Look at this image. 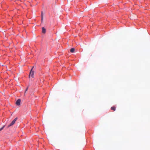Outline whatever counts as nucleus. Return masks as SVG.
Here are the masks:
<instances>
[{
  "instance_id": "obj_5",
  "label": "nucleus",
  "mask_w": 150,
  "mask_h": 150,
  "mask_svg": "<svg viewBox=\"0 0 150 150\" xmlns=\"http://www.w3.org/2000/svg\"><path fill=\"white\" fill-rule=\"evenodd\" d=\"M111 109L113 111H115L116 110V107L114 106H113L111 107Z\"/></svg>"
},
{
  "instance_id": "obj_4",
  "label": "nucleus",
  "mask_w": 150,
  "mask_h": 150,
  "mask_svg": "<svg viewBox=\"0 0 150 150\" xmlns=\"http://www.w3.org/2000/svg\"><path fill=\"white\" fill-rule=\"evenodd\" d=\"M42 33H45L46 32V29L44 27H42Z\"/></svg>"
},
{
  "instance_id": "obj_1",
  "label": "nucleus",
  "mask_w": 150,
  "mask_h": 150,
  "mask_svg": "<svg viewBox=\"0 0 150 150\" xmlns=\"http://www.w3.org/2000/svg\"><path fill=\"white\" fill-rule=\"evenodd\" d=\"M33 68L34 67H33L30 72V74L29 76V78L32 79L34 77V71L33 70Z\"/></svg>"
},
{
  "instance_id": "obj_7",
  "label": "nucleus",
  "mask_w": 150,
  "mask_h": 150,
  "mask_svg": "<svg viewBox=\"0 0 150 150\" xmlns=\"http://www.w3.org/2000/svg\"><path fill=\"white\" fill-rule=\"evenodd\" d=\"M4 127V126H3L0 129V131L2 130Z\"/></svg>"
},
{
  "instance_id": "obj_8",
  "label": "nucleus",
  "mask_w": 150,
  "mask_h": 150,
  "mask_svg": "<svg viewBox=\"0 0 150 150\" xmlns=\"http://www.w3.org/2000/svg\"><path fill=\"white\" fill-rule=\"evenodd\" d=\"M43 20V16H42L41 17V21H42V20Z\"/></svg>"
},
{
  "instance_id": "obj_3",
  "label": "nucleus",
  "mask_w": 150,
  "mask_h": 150,
  "mask_svg": "<svg viewBox=\"0 0 150 150\" xmlns=\"http://www.w3.org/2000/svg\"><path fill=\"white\" fill-rule=\"evenodd\" d=\"M21 100L20 99H18L16 102V104L17 105H19L21 103Z\"/></svg>"
},
{
  "instance_id": "obj_6",
  "label": "nucleus",
  "mask_w": 150,
  "mask_h": 150,
  "mask_svg": "<svg viewBox=\"0 0 150 150\" xmlns=\"http://www.w3.org/2000/svg\"><path fill=\"white\" fill-rule=\"evenodd\" d=\"M74 51L75 49L74 48H72L71 49L70 52L72 53L74 52Z\"/></svg>"
},
{
  "instance_id": "obj_10",
  "label": "nucleus",
  "mask_w": 150,
  "mask_h": 150,
  "mask_svg": "<svg viewBox=\"0 0 150 150\" xmlns=\"http://www.w3.org/2000/svg\"><path fill=\"white\" fill-rule=\"evenodd\" d=\"M28 87L25 90V92L27 90H28Z\"/></svg>"
},
{
  "instance_id": "obj_9",
  "label": "nucleus",
  "mask_w": 150,
  "mask_h": 150,
  "mask_svg": "<svg viewBox=\"0 0 150 150\" xmlns=\"http://www.w3.org/2000/svg\"><path fill=\"white\" fill-rule=\"evenodd\" d=\"M42 16H43V13H42H42H41V17H42Z\"/></svg>"
},
{
  "instance_id": "obj_2",
  "label": "nucleus",
  "mask_w": 150,
  "mask_h": 150,
  "mask_svg": "<svg viewBox=\"0 0 150 150\" xmlns=\"http://www.w3.org/2000/svg\"><path fill=\"white\" fill-rule=\"evenodd\" d=\"M17 118H15L10 123V124L8 126V127L11 125H13L15 123L16 121L17 120Z\"/></svg>"
}]
</instances>
